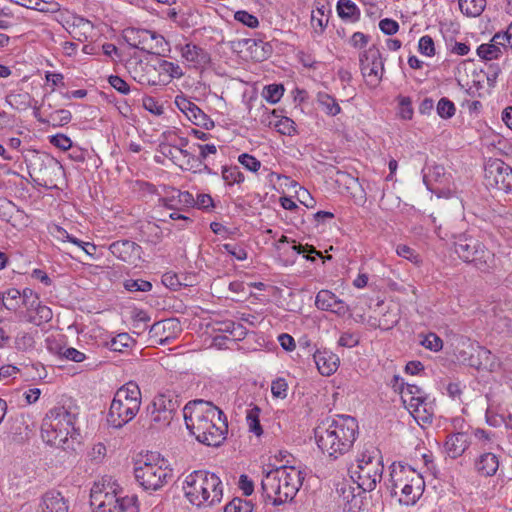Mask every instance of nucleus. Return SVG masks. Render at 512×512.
<instances>
[{"instance_id": "412c9836", "label": "nucleus", "mask_w": 512, "mask_h": 512, "mask_svg": "<svg viewBox=\"0 0 512 512\" xmlns=\"http://www.w3.org/2000/svg\"><path fill=\"white\" fill-rule=\"evenodd\" d=\"M318 371L324 376L333 374L339 365V357L330 351L317 350L313 355Z\"/></svg>"}, {"instance_id": "de8ad7c7", "label": "nucleus", "mask_w": 512, "mask_h": 512, "mask_svg": "<svg viewBox=\"0 0 512 512\" xmlns=\"http://www.w3.org/2000/svg\"><path fill=\"white\" fill-rule=\"evenodd\" d=\"M396 253L398 256L405 258L416 265H419L422 262L420 255L407 245H398Z\"/></svg>"}, {"instance_id": "a878e982", "label": "nucleus", "mask_w": 512, "mask_h": 512, "mask_svg": "<svg viewBox=\"0 0 512 512\" xmlns=\"http://www.w3.org/2000/svg\"><path fill=\"white\" fill-rule=\"evenodd\" d=\"M182 331L180 321L173 317H162V333H167L162 337V346L175 338Z\"/></svg>"}, {"instance_id": "2f4dec72", "label": "nucleus", "mask_w": 512, "mask_h": 512, "mask_svg": "<svg viewBox=\"0 0 512 512\" xmlns=\"http://www.w3.org/2000/svg\"><path fill=\"white\" fill-rule=\"evenodd\" d=\"M2 305L10 310L15 311L20 304L21 293L19 290L15 288L8 289L2 293H0Z\"/></svg>"}, {"instance_id": "774afa93", "label": "nucleus", "mask_w": 512, "mask_h": 512, "mask_svg": "<svg viewBox=\"0 0 512 512\" xmlns=\"http://www.w3.org/2000/svg\"><path fill=\"white\" fill-rule=\"evenodd\" d=\"M33 337L26 332L19 333L15 339V344L18 349H26L33 345Z\"/></svg>"}, {"instance_id": "c756f323", "label": "nucleus", "mask_w": 512, "mask_h": 512, "mask_svg": "<svg viewBox=\"0 0 512 512\" xmlns=\"http://www.w3.org/2000/svg\"><path fill=\"white\" fill-rule=\"evenodd\" d=\"M337 11L342 19H357L360 15L359 8L351 0H339Z\"/></svg>"}, {"instance_id": "3c124183", "label": "nucleus", "mask_w": 512, "mask_h": 512, "mask_svg": "<svg viewBox=\"0 0 512 512\" xmlns=\"http://www.w3.org/2000/svg\"><path fill=\"white\" fill-rule=\"evenodd\" d=\"M399 115L404 120H410L413 116L412 102L409 97L399 98Z\"/></svg>"}, {"instance_id": "9d476101", "label": "nucleus", "mask_w": 512, "mask_h": 512, "mask_svg": "<svg viewBox=\"0 0 512 512\" xmlns=\"http://www.w3.org/2000/svg\"><path fill=\"white\" fill-rule=\"evenodd\" d=\"M160 455L157 452L146 450L140 454L135 461V478L145 490L156 491L160 487V476L158 465Z\"/></svg>"}, {"instance_id": "1a4fd4ad", "label": "nucleus", "mask_w": 512, "mask_h": 512, "mask_svg": "<svg viewBox=\"0 0 512 512\" xmlns=\"http://www.w3.org/2000/svg\"><path fill=\"white\" fill-rule=\"evenodd\" d=\"M454 251L462 261L472 264L481 272H490L496 266L495 254L471 235L455 237Z\"/></svg>"}, {"instance_id": "69168bd1", "label": "nucleus", "mask_w": 512, "mask_h": 512, "mask_svg": "<svg viewBox=\"0 0 512 512\" xmlns=\"http://www.w3.org/2000/svg\"><path fill=\"white\" fill-rule=\"evenodd\" d=\"M109 83L114 89L122 94H128L130 91L129 85L117 75L110 76Z\"/></svg>"}, {"instance_id": "f8f14e48", "label": "nucleus", "mask_w": 512, "mask_h": 512, "mask_svg": "<svg viewBox=\"0 0 512 512\" xmlns=\"http://www.w3.org/2000/svg\"><path fill=\"white\" fill-rule=\"evenodd\" d=\"M485 181L488 187L512 194V168L502 160L495 159L485 166Z\"/></svg>"}, {"instance_id": "a19ab883", "label": "nucleus", "mask_w": 512, "mask_h": 512, "mask_svg": "<svg viewBox=\"0 0 512 512\" xmlns=\"http://www.w3.org/2000/svg\"><path fill=\"white\" fill-rule=\"evenodd\" d=\"M284 93V87L281 84H271L264 88L263 96L264 98L272 103H277Z\"/></svg>"}, {"instance_id": "72a5a7b5", "label": "nucleus", "mask_w": 512, "mask_h": 512, "mask_svg": "<svg viewBox=\"0 0 512 512\" xmlns=\"http://www.w3.org/2000/svg\"><path fill=\"white\" fill-rule=\"evenodd\" d=\"M72 115L70 111L66 109L55 110L48 115L46 122L51 123L54 127H61L68 124L71 121ZM45 122L44 120H40Z\"/></svg>"}, {"instance_id": "4468645a", "label": "nucleus", "mask_w": 512, "mask_h": 512, "mask_svg": "<svg viewBox=\"0 0 512 512\" xmlns=\"http://www.w3.org/2000/svg\"><path fill=\"white\" fill-rule=\"evenodd\" d=\"M125 41L132 47L146 52L148 55L158 57L157 34L146 29L128 28L123 31Z\"/></svg>"}, {"instance_id": "052dcab7", "label": "nucleus", "mask_w": 512, "mask_h": 512, "mask_svg": "<svg viewBox=\"0 0 512 512\" xmlns=\"http://www.w3.org/2000/svg\"><path fill=\"white\" fill-rule=\"evenodd\" d=\"M50 143L63 151L70 149L72 146L71 139L64 134H57L52 136L50 138Z\"/></svg>"}, {"instance_id": "09e8293b", "label": "nucleus", "mask_w": 512, "mask_h": 512, "mask_svg": "<svg viewBox=\"0 0 512 512\" xmlns=\"http://www.w3.org/2000/svg\"><path fill=\"white\" fill-rule=\"evenodd\" d=\"M288 384L284 378H277L271 384V392L274 397L284 399L287 396Z\"/></svg>"}, {"instance_id": "aec40b11", "label": "nucleus", "mask_w": 512, "mask_h": 512, "mask_svg": "<svg viewBox=\"0 0 512 512\" xmlns=\"http://www.w3.org/2000/svg\"><path fill=\"white\" fill-rule=\"evenodd\" d=\"M413 468L401 463H392L390 466V478L386 484L387 489L390 491L392 497H397L399 493H402L405 486L408 485L407 480L410 474L408 471H412Z\"/></svg>"}, {"instance_id": "0eeeda50", "label": "nucleus", "mask_w": 512, "mask_h": 512, "mask_svg": "<svg viewBox=\"0 0 512 512\" xmlns=\"http://www.w3.org/2000/svg\"><path fill=\"white\" fill-rule=\"evenodd\" d=\"M141 404V392L138 385L128 382L119 388L112 400L107 422L114 428H121L138 413Z\"/></svg>"}, {"instance_id": "20e7f679", "label": "nucleus", "mask_w": 512, "mask_h": 512, "mask_svg": "<svg viewBox=\"0 0 512 512\" xmlns=\"http://www.w3.org/2000/svg\"><path fill=\"white\" fill-rule=\"evenodd\" d=\"M183 491L188 501L197 507H211L221 502L223 487L215 473L195 470L186 476Z\"/></svg>"}, {"instance_id": "864d4df0", "label": "nucleus", "mask_w": 512, "mask_h": 512, "mask_svg": "<svg viewBox=\"0 0 512 512\" xmlns=\"http://www.w3.org/2000/svg\"><path fill=\"white\" fill-rule=\"evenodd\" d=\"M418 49L423 55L433 56L435 54L433 39L428 35L421 37L419 40Z\"/></svg>"}, {"instance_id": "79ce46f5", "label": "nucleus", "mask_w": 512, "mask_h": 512, "mask_svg": "<svg viewBox=\"0 0 512 512\" xmlns=\"http://www.w3.org/2000/svg\"><path fill=\"white\" fill-rule=\"evenodd\" d=\"M57 354L61 358H65L67 360L74 361L77 363L83 362L86 359V356L84 353L78 351L77 349H75L73 347L60 346L57 350Z\"/></svg>"}, {"instance_id": "ea45409f", "label": "nucleus", "mask_w": 512, "mask_h": 512, "mask_svg": "<svg viewBox=\"0 0 512 512\" xmlns=\"http://www.w3.org/2000/svg\"><path fill=\"white\" fill-rule=\"evenodd\" d=\"M259 414L260 409L257 406H254L247 412L246 416L249 430L257 436L261 435L263 432L262 427L260 425Z\"/></svg>"}, {"instance_id": "473e14b6", "label": "nucleus", "mask_w": 512, "mask_h": 512, "mask_svg": "<svg viewBox=\"0 0 512 512\" xmlns=\"http://www.w3.org/2000/svg\"><path fill=\"white\" fill-rule=\"evenodd\" d=\"M53 317L52 310L45 305H41L40 303L37 304L35 308V315H30L28 318V321L40 326L42 323L49 322Z\"/></svg>"}, {"instance_id": "bf43d9fd", "label": "nucleus", "mask_w": 512, "mask_h": 512, "mask_svg": "<svg viewBox=\"0 0 512 512\" xmlns=\"http://www.w3.org/2000/svg\"><path fill=\"white\" fill-rule=\"evenodd\" d=\"M379 28L386 35H394L399 30V24L393 19L385 18L379 22Z\"/></svg>"}, {"instance_id": "8fccbe9b", "label": "nucleus", "mask_w": 512, "mask_h": 512, "mask_svg": "<svg viewBox=\"0 0 512 512\" xmlns=\"http://www.w3.org/2000/svg\"><path fill=\"white\" fill-rule=\"evenodd\" d=\"M238 161L242 164L246 169L252 172H256L261 167V162L256 159L254 156L243 153L239 156Z\"/></svg>"}, {"instance_id": "4d7b16f0", "label": "nucleus", "mask_w": 512, "mask_h": 512, "mask_svg": "<svg viewBox=\"0 0 512 512\" xmlns=\"http://www.w3.org/2000/svg\"><path fill=\"white\" fill-rule=\"evenodd\" d=\"M162 73H167L170 79L183 76V71L179 65L166 60H162Z\"/></svg>"}, {"instance_id": "393cba45", "label": "nucleus", "mask_w": 512, "mask_h": 512, "mask_svg": "<svg viewBox=\"0 0 512 512\" xmlns=\"http://www.w3.org/2000/svg\"><path fill=\"white\" fill-rule=\"evenodd\" d=\"M182 56L189 62L196 65H202L208 62L209 56L207 52L201 47L194 44H186L182 48Z\"/></svg>"}, {"instance_id": "6e6d98bb", "label": "nucleus", "mask_w": 512, "mask_h": 512, "mask_svg": "<svg viewBox=\"0 0 512 512\" xmlns=\"http://www.w3.org/2000/svg\"><path fill=\"white\" fill-rule=\"evenodd\" d=\"M360 337L353 332H343L338 340V344L342 347L352 348L358 345Z\"/></svg>"}, {"instance_id": "49530a36", "label": "nucleus", "mask_w": 512, "mask_h": 512, "mask_svg": "<svg viewBox=\"0 0 512 512\" xmlns=\"http://www.w3.org/2000/svg\"><path fill=\"white\" fill-rule=\"evenodd\" d=\"M180 407V399L178 395L168 393L162 394V412H169L170 414L176 412Z\"/></svg>"}, {"instance_id": "2eb2a0df", "label": "nucleus", "mask_w": 512, "mask_h": 512, "mask_svg": "<svg viewBox=\"0 0 512 512\" xmlns=\"http://www.w3.org/2000/svg\"><path fill=\"white\" fill-rule=\"evenodd\" d=\"M194 203V197L188 191H180L174 187H162V206L170 210H184Z\"/></svg>"}, {"instance_id": "e2e57ef3", "label": "nucleus", "mask_w": 512, "mask_h": 512, "mask_svg": "<svg viewBox=\"0 0 512 512\" xmlns=\"http://www.w3.org/2000/svg\"><path fill=\"white\" fill-rule=\"evenodd\" d=\"M190 207H197L198 209L208 210L214 207L213 199L209 194H199L197 199Z\"/></svg>"}, {"instance_id": "7c9ffc66", "label": "nucleus", "mask_w": 512, "mask_h": 512, "mask_svg": "<svg viewBox=\"0 0 512 512\" xmlns=\"http://www.w3.org/2000/svg\"><path fill=\"white\" fill-rule=\"evenodd\" d=\"M445 176V168L442 165L434 164L423 169V181L428 188L432 182H440Z\"/></svg>"}, {"instance_id": "37998d69", "label": "nucleus", "mask_w": 512, "mask_h": 512, "mask_svg": "<svg viewBox=\"0 0 512 512\" xmlns=\"http://www.w3.org/2000/svg\"><path fill=\"white\" fill-rule=\"evenodd\" d=\"M222 177L229 185L244 181V175L237 166L223 167Z\"/></svg>"}, {"instance_id": "39448f33", "label": "nucleus", "mask_w": 512, "mask_h": 512, "mask_svg": "<svg viewBox=\"0 0 512 512\" xmlns=\"http://www.w3.org/2000/svg\"><path fill=\"white\" fill-rule=\"evenodd\" d=\"M75 415L64 406H57L49 410L41 426V438L44 443L55 448H63V444L70 436L73 443L80 444L77 439L79 431L74 427Z\"/></svg>"}, {"instance_id": "c85d7f7f", "label": "nucleus", "mask_w": 512, "mask_h": 512, "mask_svg": "<svg viewBox=\"0 0 512 512\" xmlns=\"http://www.w3.org/2000/svg\"><path fill=\"white\" fill-rule=\"evenodd\" d=\"M187 117L197 126L210 130L214 127L213 120L206 115L197 105L192 107L191 112H187Z\"/></svg>"}, {"instance_id": "c9c22d12", "label": "nucleus", "mask_w": 512, "mask_h": 512, "mask_svg": "<svg viewBox=\"0 0 512 512\" xmlns=\"http://www.w3.org/2000/svg\"><path fill=\"white\" fill-rule=\"evenodd\" d=\"M394 380H395L394 388L399 389L402 400L410 398L411 396L417 397V396L425 393L420 387L413 385V384H406V386H405L404 383L401 382V384L398 387V382L400 380V378L398 376H395Z\"/></svg>"}, {"instance_id": "680f3d73", "label": "nucleus", "mask_w": 512, "mask_h": 512, "mask_svg": "<svg viewBox=\"0 0 512 512\" xmlns=\"http://www.w3.org/2000/svg\"><path fill=\"white\" fill-rule=\"evenodd\" d=\"M162 285L175 291L181 286V282L177 274L167 272L162 275Z\"/></svg>"}, {"instance_id": "13d9d810", "label": "nucleus", "mask_w": 512, "mask_h": 512, "mask_svg": "<svg viewBox=\"0 0 512 512\" xmlns=\"http://www.w3.org/2000/svg\"><path fill=\"white\" fill-rule=\"evenodd\" d=\"M125 288L128 291H149L152 287V284L145 280H127L124 284Z\"/></svg>"}, {"instance_id": "f704fd0d", "label": "nucleus", "mask_w": 512, "mask_h": 512, "mask_svg": "<svg viewBox=\"0 0 512 512\" xmlns=\"http://www.w3.org/2000/svg\"><path fill=\"white\" fill-rule=\"evenodd\" d=\"M254 505L251 501L235 497L224 508V512H253Z\"/></svg>"}, {"instance_id": "6e6552de", "label": "nucleus", "mask_w": 512, "mask_h": 512, "mask_svg": "<svg viewBox=\"0 0 512 512\" xmlns=\"http://www.w3.org/2000/svg\"><path fill=\"white\" fill-rule=\"evenodd\" d=\"M384 470L381 450H362L351 465V472L356 476L357 489L363 492L373 491L382 479Z\"/></svg>"}, {"instance_id": "dca6fc26", "label": "nucleus", "mask_w": 512, "mask_h": 512, "mask_svg": "<svg viewBox=\"0 0 512 512\" xmlns=\"http://www.w3.org/2000/svg\"><path fill=\"white\" fill-rule=\"evenodd\" d=\"M402 401L417 421L425 423L432 421L434 415L433 403L429 400L426 393L417 397L411 396Z\"/></svg>"}, {"instance_id": "a18cd8bd", "label": "nucleus", "mask_w": 512, "mask_h": 512, "mask_svg": "<svg viewBox=\"0 0 512 512\" xmlns=\"http://www.w3.org/2000/svg\"><path fill=\"white\" fill-rule=\"evenodd\" d=\"M274 127L283 135H292L296 132L295 123L289 117L281 116L275 123Z\"/></svg>"}, {"instance_id": "5fc2aeb1", "label": "nucleus", "mask_w": 512, "mask_h": 512, "mask_svg": "<svg viewBox=\"0 0 512 512\" xmlns=\"http://www.w3.org/2000/svg\"><path fill=\"white\" fill-rule=\"evenodd\" d=\"M235 19L250 28H256L259 25L257 17L247 11H237Z\"/></svg>"}, {"instance_id": "e433bc0d", "label": "nucleus", "mask_w": 512, "mask_h": 512, "mask_svg": "<svg viewBox=\"0 0 512 512\" xmlns=\"http://www.w3.org/2000/svg\"><path fill=\"white\" fill-rule=\"evenodd\" d=\"M477 54L484 60H493L499 58L502 51L500 47L490 42L487 44H481L477 48Z\"/></svg>"}, {"instance_id": "bb28decb", "label": "nucleus", "mask_w": 512, "mask_h": 512, "mask_svg": "<svg viewBox=\"0 0 512 512\" xmlns=\"http://www.w3.org/2000/svg\"><path fill=\"white\" fill-rule=\"evenodd\" d=\"M462 13L467 16L477 17L486 7V0H458Z\"/></svg>"}, {"instance_id": "9b49d317", "label": "nucleus", "mask_w": 512, "mask_h": 512, "mask_svg": "<svg viewBox=\"0 0 512 512\" xmlns=\"http://www.w3.org/2000/svg\"><path fill=\"white\" fill-rule=\"evenodd\" d=\"M188 139L178 134L175 129L162 132V156L170 159L173 164L187 170L190 166V153L185 150Z\"/></svg>"}, {"instance_id": "cd10ccee", "label": "nucleus", "mask_w": 512, "mask_h": 512, "mask_svg": "<svg viewBox=\"0 0 512 512\" xmlns=\"http://www.w3.org/2000/svg\"><path fill=\"white\" fill-rule=\"evenodd\" d=\"M317 102L322 110L330 116H336L340 113L341 108L334 97L325 92H319L317 95Z\"/></svg>"}, {"instance_id": "423d86ee", "label": "nucleus", "mask_w": 512, "mask_h": 512, "mask_svg": "<svg viewBox=\"0 0 512 512\" xmlns=\"http://www.w3.org/2000/svg\"><path fill=\"white\" fill-rule=\"evenodd\" d=\"M357 421L350 416L324 420L314 430L318 448H334L337 446L351 447L356 439Z\"/></svg>"}, {"instance_id": "6ab92c4d", "label": "nucleus", "mask_w": 512, "mask_h": 512, "mask_svg": "<svg viewBox=\"0 0 512 512\" xmlns=\"http://www.w3.org/2000/svg\"><path fill=\"white\" fill-rule=\"evenodd\" d=\"M315 305L320 310L332 312L340 317L345 316L350 311L349 306L343 300L325 289L317 293Z\"/></svg>"}, {"instance_id": "a211bd4d", "label": "nucleus", "mask_w": 512, "mask_h": 512, "mask_svg": "<svg viewBox=\"0 0 512 512\" xmlns=\"http://www.w3.org/2000/svg\"><path fill=\"white\" fill-rule=\"evenodd\" d=\"M407 473L410 474L407 480L408 485L405 486L402 493L398 494V501L400 504L409 506L414 505L420 499L424 491L425 483L422 476L414 469Z\"/></svg>"}, {"instance_id": "4be33fe9", "label": "nucleus", "mask_w": 512, "mask_h": 512, "mask_svg": "<svg viewBox=\"0 0 512 512\" xmlns=\"http://www.w3.org/2000/svg\"><path fill=\"white\" fill-rule=\"evenodd\" d=\"M38 512H68V504L60 492L52 490L42 497Z\"/></svg>"}, {"instance_id": "f3484780", "label": "nucleus", "mask_w": 512, "mask_h": 512, "mask_svg": "<svg viewBox=\"0 0 512 512\" xmlns=\"http://www.w3.org/2000/svg\"><path fill=\"white\" fill-rule=\"evenodd\" d=\"M110 252L129 265L137 266L141 259L142 248L130 240L115 241L109 246Z\"/></svg>"}, {"instance_id": "ddd939ff", "label": "nucleus", "mask_w": 512, "mask_h": 512, "mask_svg": "<svg viewBox=\"0 0 512 512\" xmlns=\"http://www.w3.org/2000/svg\"><path fill=\"white\" fill-rule=\"evenodd\" d=\"M360 67L363 77L371 85L378 84L383 75L384 63L379 49L373 45L360 56Z\"/></svg>"}, {"instance_id": "7ed1b4c3", "label": "nucleus", "mask_w": 512, "mask_h": 512, "mask_svg": "<svg viewBox=\"0 0 512 512\" xmlns=\"http://www.w3.org/2000/svg\"><path fill=\"white\" fill-rule=\"evenodd\" d=\"M118 488L108 476L96 481L90 490L92 512H139L137 497L122 496Z\"/></svg>"}, {"instance_id": "f257e3e1", "label": "nucleus", "mask_w": 512, "mask_h": 512, "mask_svg": "<svg viewBox=\"0 0 512 512\" xmlns=\"http://www.w3.org/2000/svg\"><path fill=\"white\" fill-rule=\"evenodd\" d=\"M183 417L189 432L199 443L218 447L226 438L227 418L224 412L211 402L194 400L183 408Z\"/></svg>"}, {"instance_id": "c03bdc74", "label": "nucleus", "mask_w": 512, "mask_h": 512, "mask_svg": "<svg viewBox=\"0 0 512 512\" xmlns=\"http://www.w3.org/2000/svg\"><path fill=\"white\" fill-rule=\"evenodd\" d=\"M420 343L426 349H429L434 352H438L443 348L442 339L433 332H430L427 335H425Z\"/></svg>"}, {"instance_id": "5701e85b", "label": "nucleus", "mask_w": 512, "mask_h": 512, "mask_svg": "<svg viewBox=\"0 0 512 512\" xmlns=\"http://www.w3.org/2000/svg\"><path fill=\"white\" fill-rule=\"evenodd\" d=\"M337 492L344 504V509L356 512L361 508L362 500L355 494V488L349 483H341L337 487Z\"/></svg>"}, {"instance_id": "0e129e2a", "label": "nucleus", "mask_w": 512, "mask_h": 512, "mask_svg": "<svg viewBox=\"0 0 512 512\" xmlns=\"http://www.w3.org/2000/svg\"><path fill=\"white\" fill-rule=\"evenodd\" d=\"M224 250L234 256L237 260H245L247 258V252L242 247L236 244L226 243L223 245Z\"/></svg>"}, {"instance_id": "603ef678", "label": "nucleus", "mask_w": 512, "mask_h": 512, "mask_svg": "<svg viewBox=\"0 0 512 512\" xmlns=\"http://www.w3.org/2000/svg\"><path fill=\"white\" fill-rule=\"evenodd\" d=\"M28 8L40 12H55L58 10V5L56 3H49L43 0H31V3H28Z\"/></svg>"}, {"instance_id": "58836bf2", "label": "nucleus", "mask_w": 512, "mask_h": 512, "mask_svg": "<svg viewBox=\"0 0 512 512\" xmlns=\"http://www.w3.org/2000/svg\"><path fill=\"white\" fill-rule=\"evenodd\" d=\"M437 114L443 119H450L455 115L454 103L446 97H442L436 106Z\"/></svg>"}, {"instance_id": "b1692460", "label": "nucleus", "mask_w": 512, "mask_h": 512, "mask_svg": "<svg viewBox=\"0 0 512 512\" xmlns=\"http://www.w3.org/2000/svg\"><path fill=\"white\" fill-rule=\"evenodd\" d=\"M476 469L483 476H492L499 467L498 457L491 453H483L476 461Z\"/></svg>"}, {"instance_id": "4c0bfd02", "label": "nucleus", "mask_w": 512, "mask_h": 512, "mask_svg": "<svg viewBox=\"0 0 512 512\" xmlns=\"http://www.w3.org/2000/svg\"><path fill=\"white\" fill-rule=\"evenodd\" d=\"M28 93H10L6 96V102L13 108L24 110L29 106Z\"/></svg>"}, {"instance_id": "338daca9", "label": "nucleus", "mask_w": 512, "mask_h": 512, "mask_svg": "<svg viewBox=\"0 0 512 512\" xmlns=\"http://www.w3.org/2000/svg\"><path fill=\"white\" fill-rule=\"evenodd\" d=\"M467 435L465 433H456L449 437L447 444H450V448L463 447L467 448L469 443L467 442Z\"/></svg>"}, {"instance_id": "f03ea898", "label": "nucleus", "mask_w": 512, "mask_h": 512, "mask_svg": "<svg viewBox=\"0 0 512 512\" xmlns=\"http://www.w3.org/2000/svg\"><path fill=\"white\" fill-rule=\"evenodd\" d=\"M303 480L300 470L294 466L282 465L264 475L261 481L262 496L274 506L284 504L294 499Z\"/></svg>"}]
</instances>
